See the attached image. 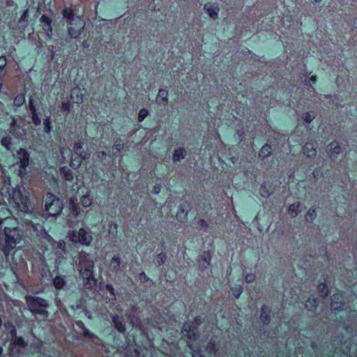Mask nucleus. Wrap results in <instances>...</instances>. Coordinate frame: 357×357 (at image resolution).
Wrapping results in <instances>:
<instances>
[{
	"mask_svg": "<svg viewBox=\"0 0 357 357\" xmlns=\"http://www.w3.org/2000/svg\"><path fill=\"white\" fill-rule=\"evenodd\" d=\"M24 299L27 309L36 320L45 321L48 319L50 312L47 308L50 305L47 300L31 295L26 296Z\"/></svg>",
	"mask_w": 357,
	"mask_h": 357,
	"instance_id": "1",
	"label": "nucleus"
},
{
	"mask_svg": "<svg viewBox=\"0 0 357 357\" xmlns=\"http://www.w3.org/2000/svg\"><path fill=\"white\" fill-rule=\"evenodd\" d=\"M202 319L200 317L195 318L194 321L185 322L182 328V333L188 337V346L192 351V357H205L201 354L200 348L195 346L192 342L195 341L198 337V327L202 324Z\"/></svg>",
	"mask_w": 357,
	"mask_h": 357,
	"instance_id": "2",
	"label": "nucleus"
},
{
	"mask_svg": "<svg viewBox=\"0 0 357 357\" xmlns=\"http://www.w3.org/2000/svg\"><path fill=\"white\" fill-rule=\"evenodd\" d=\"M28 346V342L21 336H18L14 329L11 333V338L8 347L10 357H22L24 351Z\"/></svg>",
	"mask_w": 357,
	"mask_h": 357,
	"instance_id": "3",
	"label": "nucleus"
},
{
	"mask_svg": "<svg viewBox=\"0 0 357 357\" xmlns=\"http://www.w3.org/2000/svg\"><path fill=\"white\" fill-rule=\"evenodd\" d=\"M5 243L2 245L1 250L6 256H8L10 251L20 243L21 236L17 228L6 227L4 229Z\"/></svg>",
	"mask_w": 357,
	"mask_h": 357,
	"instance_id": "4",
	"label": "nucleus"
},
{
	"mask_svg": "<svg viewBox=\"0 0 357 357\" xmlns=\"http://www.w3.org/2000/svg\"><path fill=\"white\" fill-rule=\"evenodd\" d=\"M45 210L49 216L59 215L63 209L62 201L52 192H47L44 198Z\"/></svg>",
	"mask_w": 357,
	"mask_h": 357,
	"instance_id": "5",
	"label": "nucleus"
},
{
	"mask_svg": "<svg viewBox=\"0 0 357 357\" xmlns=\"http://www.w3.org/2000/svg\"><path fill=\"white\" fill-rule=\"evenodd\" d=\"M76 263L79 274L87 275L94 273L95 262L90 254L85 252H79Z\"/></svg>",
	"mask_w": 357,
	"mask_h": 357,
	"instance_id": "6",
	"label": "nucleus"
},
{
	"mask_svg": "<svg viewBox=\"0 0 357 357\" xmlns=\"http://www.w3.org/2000/svg\"><path fill=\"white\" fill-rule=\"evenodd\" d=\"M29 192L24 188L18 187L13 192V199L20 211L27 213L29 211Z\"/></svg>",
	"mask_w": 357,
	"mask_h": 357,
	"instance_id": "7",
	"label": "nucleus"
},
{
	"mask_svg": "<svg viewBox=\"0 0 357 357\" xmlns=\"http://www.w3.org/2000/svg\"><path fill=\"white\" fill-rule=\"evenodd\" d=\"M70 240L75 243H80L82 245L89 246L93 236L89 229L80 228L79 230H73L69 233Z\"/></svg>",
	"mask_w": 357,
	"mask_h": 357,
	"instance_id": "8",
	"label": "nucleus"
},
{
	"mask_svg": "<svg viewBox=\"0 0 357 357\" xmlns=\"http://www.w3.org/2000/svg\"><path fill=\"white\" fill-rule=\"evenodd\" d=\"M75 21L68 22V33L71 38H77L82 33L85 24L81 18H75Z\"/></svg>",
	"mask_w": 357,
	"mask_h": 357,
	"instance_id": "9",
	"label": "nucleus"
},
{
	"mask_svg": "<svg viewBox=\"0 0 357 357\" xmlns=\"http://www.w3.org/2000/svg\"><path fill=\"white\" fill-rule=\"evenodd\" d=\"M9 132L17 139H23L26 135V131L24 125H22L15 117H12V121L10 123Z\"/></svg>",
	"mask_w": 357,
	"mask_h": 357,
	"instance_id": "10",
	"label": "nucleus"
},
{
	"mask_svg": "<svg viewBox=\"0 0 357 357\" xmlns=\"http://www.w3.org/2000/svg\"><path fill=\"white\" fill-rule=\"evenodd\" d=\"M82 280L83 288L85 291H92L97 286V279L95 278L94 273L85 274H79Z\"/></svg>",
	"mask_w": 357,
	"mask_h": 357,
	"instance_id": "11",
	"label": "nucleus"
},
{
	"mask_svg": "<svg viewBox=\"0 0 357 357\" xmlns=\"http://www.w3.org/2000/svg\"><path fill=\"white\" fill-rule=\"evenodd\" d=\"M17 157L21 169L20 172H22V170L26 171L29 165L30 153L25 149L20 148L17 151Z\"/></svg>",
	"mask_w": 357,
	"mask_h": 357,
	"instance_id": "12",
	"label": "nucleus"
},
{
	"mask_svg": "<svg viewBox=\"0 0 357 357\" xmlns=\"http://www.w3.org/2000/svg\"><path fill=\"white\" fill-rule=\"evenodd\" d=\"M112 323L115 330L119 333L125 335L126 333V321L123 317L117 314H111Z\"/></svg>",
	"mask_w": 357,
	"mask_h": 357,
	"instance_id": "13",
	"label": "nucleus"
},
{
	"mask_svg": "<svg viewBox=\"0 0 357 357\" xmlns=\"http://www.w3.org/2000/svg\"><path fill=\"white\" fill-rule=\"evenodd\" d=\"M73 151L82 160H88L90 158V153L83 149V143L81 141H77L73 144Z\"/></svg>",
	"mask_w": 357,
	"mask_h": 357,
	"instance_id": "14",
	"label": "nucleus"
},
{
	"mask_svg": "<svg viewBox=\"0 0 357 357\" xmlns=\"http://www.w3.org/2000/svg\"><path fill=\"white\" fill-rule=\"evenodd\" d=\"M40 21L42 24L43 29L46 33L47 36L50 38L52 36V19L46 15H43Z\"/></svg>",
	"mask_w": 357,
	"mask_h": 357,
	"instance_id": "15",
	"label": "nucleus"
},
{
	"mask_svg": "<svg viewBox=\"0 0 357 357\" xmlns=\"http://www.w3.org/2000/svg\"><path fill=\"white\" fill-rule=\"evenodd\" d=\"M86 92L85 89H80L79 87H75L70 91V98L76 104H81L83 102V98Z\"/></svg>",
	"mask_w": 357,
	"mask_h": 357,
	"instance_id": "16",
	"label": "nucleus"
},
{
	"mask_svg": "<svg viewBox=\"0 0 357 357\" xmlns=\"http://www.w3.org/2000/svg\"><path fill=\"white\" fill-rule=\"evenodd\" d=\"M187 155L188 152L183 146H176V148L174 150L172 154V160L174 163H177L180 162L181 160L185 158Z\"/></svg>",
	"mask_w": 357,
	"mask_h": 357,
	"instance_id": "17",
	"label": "nucleus"
},
{
	"mask_svg": "<svg viewBox=\"0 0 357 357\" xmlns=\"http://www.w3.org/2000/svg\"><path fill=\"white\" fill-rule=\"evenodd\" d=\"M328 152L331 158H335L341 152V147L337 141L330 143L328 146Z\"/></svg>",
	"mask_w": 357,
	"mask_h": 357,
	"instance_id": "18",
	"label": "nucleus"
},
{
	"mask_svg": "<svg viewBox=\"0 0 357 357\" xmlns=\"http://www.w3.org/2000/svg\"><path fill=\"white\" fill-rule=\"evenodd\" d=\"M155 102L161 106H167L169 103L168 91L166 89H160L157 95Z\"/></svg>",
	"mask_w": 357,
	"mask_h": 357,
	"instance_id": "19",
	"label": "nucleus"
},
{
	"mask_svg": "<svg viewBox=\"0 0 357 357\" xmlns=\"http://www.w3.org/2000/svg\"><path fill=\"white\" fill-rule=\"evenodd\" d=\"M121 258L118 255H115L113 256L112 259L110 260L109 268V271L112 273H118L120 270L121 265Z\"/></svg>",
	"mask_w": 357,
	"mask_h": 357,
	"instance_id": "20",
	"label": "nucleus"
},
{
	"mask_svg": "<svg viewBox=\"0 0 357 357\" xmlns=\"http://www.w3.org/2000/svg\"><path fill=\"white\" fill-rule=\"evenodd\" d=\"M303 152L307 158H314L317 155V148L312 142H307L303 146Z\"/></svg>",
	"mask_w": 357,
	"mask_h": 357,
	"instance_id": "21",
	"label": "nucleus"
},
{
	"mask_svg": "<svg viewBox=\"0 0 357 357\" xmlns=\"http://www.w3.org/2000/svg\"><path fill=\"white\" fill-rule=\"evenodd\" d=\"M206 13L213 20L218 17V14L219 12V8L215 3H206L204 7Z\"/></svg>",
	"mask_w": 357,
	"mask_h": 357,
	"instance_id": "22",
	"label": "nucleus"
},
{
	"mask_svg": "<svg viewBox=\"0 0 357 357\" xmlns=\"http://www.w3.org/2000/svg\"><path fill=\"white\" fill-rule=\"evenodd\" d=\"M67 281L65 275H59L53 279V285L56 289H63Z\"/></svg>",
	"mask_w": 357,
	"mask_h": 357,
	"instance_id": "23",
	"label": "nucleus"
},
{
	"mask_svg": "<svg viewBox=\"0 0 357 357\" xmlns=\"http://www.w3.org/2000/svg\"><path fill=\"white\" fill-rule=\"evenodd\" d=\"M68 208L70 211V215L72 217L76 218L78 216V215L79 214V208L77 206L76 199L75 197H71L69 199Z\"/></svg>",
	"mask_w": 357,
	"mask_h": 357,
	"instance_id": "24",
	"label": "nucleus"
},
{
	"mask_svg": "<svg viewBox=\"0 0 357 357\" xmlns=\"http://www.w3.org/2000/svg\"><path fill=\"white\" fill-rule=\"evenodd\" d=\"M212 254L210 252H204L202 255L199 256V266L202 268H206L211 261Z\"/></svg>",
	"mask_w": 357,
	"mask_h": 357,
	"instance_id": "25",
	"label": "nucleus"
},
{
	"mask_svg": "<svg viewBox=\"0 0 357 357\" xmlns=\"http://www.w3.org/2000/svg\"><path fill=\"white\" fill-rule=\"evenodd\" d=\"M60 174L63 178L67 181H72L74 178L73 173L70 169L67 167H61L59 169Z\"/></svg>",
	"mask_w": 357,
	"mask_h": 357,
	"instance_id": "26",
	"label": "nucleus"
},
{
	"mask_svg": "<svg viewBox=\"0 0 357 357\" xmlns=\"http://www.w3.org/2000/svg\"><path fill=\"white\" fill-rule=\"evenodd\" d=\"M62 15L68 22L75 21V18H80L79 16H75L72 8H66L62 10Z\"/></svg>",
	"mask_w": 357,
	"mask_h": 357,
	"instance_id": "27",
	"label": "nucleus"
},
{
	"mask_svg": "<svg viewBox=\"0 0 357 357\" xmlns=\"http://www.w3.org/2000/svg\"><path fill=\"white\" fill-rule=\"evenodd\" d=\"M124 149V143L122 139L117 138L114 141L112 146L113 155L117 156V153L121 152Z\"/></svg>",
	"mask_w": 357,
	"mask_h": 357,
	"instance_id": "28",
	"label": "nucleus"
},
{
	"mask_svg": "<svg viewBox=\"0 0 357 357\" xmlns=\"http://www.w3.org/2000/svg\"><path fill=\"white\" fill-rule=\"evenodd\" d=\"M338 295H333L331 298V310L333 311H337L342 310L344 306V303L342 301H335V298H337Z\"/></svg>",
	"mask_w": 357,
	"mask_h": 357,
	"instance_id": "29",
	"label": "nucleus"
},
{
	"mask_svg": "<svg viewBox=\"0 0 357 357\" xmlns=\"http://www.w3.org/2000/svg\"><path fill=\"white\" fill-rule=\"evenodd\" d=\"M267 307L263 305L261 308L260 319L264 324H268L271 321V317L267 313Z\"/></svg>",
	"mask_w": 357,
	"mask_h": 357,
	"instance_id": "30",
	"label": "nucleus"
},
{
	"mask_svg": "<svg viewBox=\"0 0 357 357\" xmlns=\"http://www.w3.org/2000/svg\"><path fill=\"white\" fill-rule=\"evenodd\" d=\"M167 259V254L165 252H160L155 257L153 263L155 266H160L166 261Z\"/></svg>",
	"mask_w": 357,
	"mask_h": 357,
	"instance_id": "31",
	"label": "nucleus"
},
{
	"mask_svg": "<svg viewBox=\"0 0 357 357\" xmlns=\"http://www.w3.org/2000/svg\"><path fill=\"white\" fill-rule=\"evenodd\" d=\"M271 154V146L266 144H264L259 151V155L263 158H268Z\"/></svg>",
	"mask_w": 357,
	"mask_h": 357,
	"instance_id": "32",
	"label": "nucleus"
},
{
	"mask_svg": "<svg viewBox=\"0 0 357 357\" xmlns=\"http://www.w3.org/2000/svg\"><path fill=\"white\" fill-rule=\"evenodd\" d=\"M301 204L299 202L294 203L289 206V212L292 217H296L300 212Z\"/></svg>",
	"mask_w": 357,
	"mask_h": 357,
	"instance_id": "33",
	"label": "nucleus"
},
{
	"mask_svg": "<svg viewBox=\"0 0 357 357\" xmlns=\"http://www.w3.org/2000/svg\"><path fill=\"white\" fill-rule=\"evenodd\" d=\"M206 350L208 354H215L218 351V346L215 343V340H210L206 347Z\"/></svg>",
	"mask_w": 357,
	"mask_h": 357,
	"instance_id": "34",
	"label": "nucleus"
},
{
	"mask_svg": "<svg viewBox=\"0 0 357 357\" xmlns=\"http://www.w3.org/2000/svg\"><path fill=\"white\" fill-rule=\"evenodd\" d=\"M137 309L138 307L136 305H132L126 312V316L128 317V319H130V324H134L133 319L135 318V315L133 314L137 312Z\"/></svg>",
	"mask_w": 357,
	"mask_h": 357,
	"instance_id": "35",
	"label": "nucleus"
},
{
	"mask_svg": "<svg viewBox=\"0 0 357 357\" xmlns=\"http://www.w3.org/2000/svg\"><path fill=\"white\" fill-rule=\"evenodd\" d=\"M317 289L321 297L325 298L328 295V288L325 283H320Z\"/></svg>",
	"mask_w": 357,
	"mask_h": 357,
	"instance_id": "36",
	"label": "nucleus"
},
{
	"mask_svg": "<svg viewBox=\"0 0 357 357\" xmlns=\"http://www.w3.org/2000/svg\"><path fill=\"white\" fill-rule=\"evenodd\" d=\"M1 145L7 150H10L12 146V139L9 136L4 137L1 140Z\"/></svg>",
	"mask_w": 357,
	"mask_h": 357,
	"instance_id": "37",
	"label": "nucleus"
},
{
	"mask_svg": "<svg viewBox=\"0 0 357 357\" xmlns=\"http://www.w3.org/2000/svg\"><path fill=\"white\" fill-rule=\"evenodd\" d=\"M316 117L314 112H305L302 115V119L305 123H311Z\"/></svg>",
	"mask_w": 357,
	"mask_h": 357,
	"instance_id": "38",
	"label": "nucleus"
},
{
	"mask_svg": "<svg viewBox=\"0 0 357 357\" xmlns=\"http://www.w3.org/2000/svg\"><path fill=\"white\" fill-rule=\"evenodd\" d=\"M80 202L82 205L86 208L91 205L92 199L90 197L89 195H85L81 197Z\"/></svg>",
	"mask_w": 357,
	"mask_h": 357,
	"instance_id": "39",
	"label": "nucleus"
},
{
	"mask_svg": "<svg viewBox=\"0 0 357 357\" xmlns=\"http://www.w3.org/2000/svg\"><path fill=\"white\" fill-rule=\"evenodd\" d=\"M305 305L306 308L308 309V310L313 311L316 309V307L317 305V301L314 298H313L312 300L309 298L307 301H306Z\"/></svg>",
	"mask_w": 357,
	"mask_h": 357,
	"instance_id": "40",
	"label": "nucleus"
},
{
	"mask_svg": "<svg viewBox=\"0 0 357 357\" xmlns=\"http://www.w3.org/2000/svg\"><path fill=\"white\" fill-rule=\"evenodd\" d=\"M25 102V98H24V96L22 95V94H20V95H17L14 100H13V105L17 107H19L20 106H22Z\"/></svg>",
	"mask_w": 357,
	"mask_h": 357,
	"instance_id": "41",
	"label": "nucleus"
},
{
	"mask_svg": "<svg viewBox=\"0 0 357 357\" xmlns=\"http://www.w3.org/2000/svg\"><path fill=\"white\" fill-rule=\"evenodd\" d=\"M52 121L51 117L49 116L45 118L43 121L44 130L46 133H50L52 130Z\"/></svg>",
	"mask_w": 357,
	"mask_h": 357,
	"instance_id": "42",
	"label": "nucleus"
},
{
	"mask_svg": "<svg viewBox=\"0 0 357 357\" xmlns=\"http://www.w3.org/2000/svg\"><path fill=\"white\" fill-rule=\"evenodd\" d=\"M108 227V231L109 234L112 235L113 236H116L117 234V225L115 222L110 221L109 222Z\"/></svg>",
	"mask_w": 357,
	"mask_h": 357,
	"instance_id": "43",
	"label": "nucleus"
},
{
	"mask_svg": "<svg viewBox=\"0 0 357 357\" xmlns=\"http://www.w3.org/2000/svg\"><path fill=\"white\" fill-rule=\"evenodd\" d=\"M82 159L80 158H72L71 159V161L70 162V166L74 169H78L81 165H82Z\"/></svg>",
	"mask_w": 357,
	"mask_h": 357,
	"instance_id": "44",
	"label": "nucleus"
},
{
	"mask_svg": "<svg viewBox=\"0 0 357 357\" xmlns=\"http://www.w3.org/2000/svg\"><path fill=\"white\" fill-rule=\"evenodd\" d=\"M105 289L107 291L109 292L110 295L112 296V298H110L112 301H116V294L114 288L112 284H107L105 286Z\"/></svg>",
	"mask_w": 357,
	"mask_h": 357,
	"instance_id": "45",
	"label": "nucleus"
},
{
	"mask_svg": "<svg viewBox=\"0 0 357 357\" xmlns=\"http://www.w3.org/2000/svg\"><path fill=\"white\" fill-rule=\"evenodd\" d=\"M82 334L84 337L89 340H93L96 338V336L92 333L87 328H84L82 331Z\"/></svg>",
	"mask_w": 357,
	"mask_h": 357,
	"instance_id": "46",
	"label": "nucleus"
},
{
	"mask_svg": "<svg viewBox=\"0 0 357 357\" xmlns=\"http://www.w3.org/2000/svg\"><path fill=\"white\" fill-rule=\"evenodd\" d=\"M316 217V211L314 209L310 208L306 215L305 219L307 221H312Z\"/></svg>",
	"mask_w": 357,
	"mask_h": 357,
	"instance_id": "47",
	"label": "nucleus"
},
{
	"mask_svg": "<svg viewBox=\"0 0 357 357\" xmlns=\"http://www.w3.org/2000/svg\"><path fill=\"white\" fill-rule=\"evenodd\" d=\"M149 115V111L146 109H142L138 114V121L142 122Z\"/></svg>",
	"mask_w": 357,
	"mask_h": 357,
	"instance_id": "48",
	"label": "nucleus"
},
{
	"mask_svg": "<svg viewBox=\"0 0 357 357\" xmlns=\"http://www.w3.org/2000/svg\"><path fill=\"white\" fill-rule=\"evenodd\" d=\"M31 119H32L33 123L36 126H38L40 125L41 121H40V119L39 118V116L38 115V112L32 113L31 114Z\"/></svg>",
	"mask_w": 357,
	"mask_h": 357,
	"instance_id": "49",
	"label": "nucleus"
},
{
	"mask_svg": "<svg viewBox=\"0 0 357 357\" xmlns=\"http://www.w3.org/2000/svg\"><path fill=\"white\" fill-rule=\"evenodd\" d=\"M61 110L66 114H68L70 111L71 105L69 101L63 102L61 104Z\"/></svg>",
	"mask_w": 357,
	"mask_h": 357,
	"instance_id": "50",
	"label": "nucleus"
},
{
	"mask_svg": "<svg viewBox=\"0 0 357 357\" xmlns=\"http://www.w3.org/2000/svg\"><path fill=\"white\" fill-rule=\"evenodd\" d=\"M188 214V211L185 209V206L184 204H181L179 207L178 213H177V218H180L181 215H183L185 218Z\"/></svg>",
	"mask_w": 357,
	"mask_h": 357,
	"instance_id": "51",
	"label": "nucleus"
},
{
	"mask_svg": "<svg viewBox=\"0 0 357 357\" xmlns=\"http://www.w3.org/2000/svg\"><path fill=\"white\" fill-rule=\"evenodd\" d=\"M4 326H5L6 330L9 331V334H10V336H11V333H12L13 329L17 331L15 327L10 321L5 322Z\"/></svg>",
	"mask_w": 357,
	"mask_h": 357,
	"instance_id": "52",
	"label": "nucleus"
},
{
	"mask_svg": "<svg viewBox=\"0 0 357 357\" xmlns=\"http://www.w3.org/2000/svg\"><path fill=\"white\" fill-rule=\"evenodd\" d=\"M255 275L252 273H248L245 277V282L247 283H252L255 280Z\"/></svg>",
	"mask_w": 357,
	"mask_h": 357,
	"instance_id": "53",
	"label": "nucleus"
},
{
	"mask_svg": "<svg viewBox=\"0 0 357 357\" xmlns=\"http://www.w3.org/2000/svg\"><path fill=\"white\" fill-rule=\"evenodd\" d=\"M260 193L261 196L264 197H268L271 193L267 190L266 185H262L260 188Z\"/></svg>",
	"mask_w": 357,
	"mask_h": 357,
	"instance_id": "54",
	"label": "nucleus"
},
{
	"mask_svg": "<svg viewBox=\"0 0 357 357\" xmlns=\"http://www.w3.org/2000/svg\"><path fill=\"white\" fill-rule=\"evenodd\" d=\"M29 106L31 114L37 112V109L33 104V100L32 98H30L29 100Z\"/></svg>",
	"mask_w": 357,
	"mask_h": 357,
	"instance_id": "55",
	"label": "nucleus"
},
{
	"mask_svg": "<svg viewBox=\"0 0 357 357\" xmlns=\"http://www.w3.org/2000/svg\"><path fill=\"white\" fill-rule=\"evenodd\" d=\"M198 225L199 227H201L202 228H204V230H207L208 227V223L206 222V221L204 219H199L197 222Z\"/></svg>",
	"mask_w": 357,
	"mask_h": 357,
	"instance_id": "56",
	"label": "nucleus"
},
{
	"mask_svg": "<svg viewBox=\"0 0 357 357\" xmlns=\"http://www.w3.org/2000/svg\"><path fill=\"white\" fill-rule=\"evenodd\" d=\"M7 63L6 57L4 56H0V71H1Z\"/></svg>",
	"mask_w": 357,
	"mask_h": 357,
	"instance_id": "57",
	"label": "nucleus"
},
{
	"mask_svg": "<svg viewBox=\"0 0 357 357\" xmlns=\"http://www.w3.org/2000/svg\"><path fill=\"white\" fill-rule=\"evenodd\" d=\"M96 156L98 160H100V161H103L107 156V153L103 151H98L96 153Z\"/></svg>",
	"mask_w": 357,
	"mask_h": 357,
	"instance_id": "58",
	"label": "nucleus"
},
{
	"mask_svg": "<svg viewBox=\"0 0 357 357\" xmlns=\"http://www.w3.org/2000/svg\"><path fill=\"white\" fill-rule=\"evenodd\" d=\"M139 280L142 282H146L149 280V277L146 275V274L144 272H142L139 274Z\"/></svg>",
	"mask_w": 357,
	"mask_h": 357,
	"instance_id": "59",
	"label": "nucleus"
},
{
	"mask_svg": "<svg viewBox=\"0 0 357 357\" xmlns=\"http://www.w3.org/2000/svg\"><path fill=\"white\" fill-rule=\"evenodd\" d=\"M340 350L343 351L344 357H349V354L351 352V349L348 347V345L345 346V349H340Z\"/></svg>",
	"mask_w": 357,
	"mask_h": 357,
	"instance_id": "60",
	"label": "nucleus"
},
{
	"mask_svg": "<svg viewBox=\"0 0 357 357\" xmlns=\"http://www.w3.org/2000/svg\"><path fill=\"white\" fill-rule=\"evenodd\" d=\"M242 291H243V288L241 287H239L238 288V289H236L235 291H234V296L236 298H238L240 296V295L241 294Z\"/></svg>",
	"mask_w": 357,
	"mask_h": 357,
	"instance_id": "61",
	"label": "nucleus"
},
{
	"mask_svg": "<svg viewBox=\"0 0 357 357\" xmlns=\"http://www.w3.org/2000/svg\"><path fill=\"white\" fill-rule=\"evenodd\" d=\"M84 314H85V316H86L88 319H93L92 313H91L90 311H89L88 310L85 309V310H84Z\"/></svg>",
	"mask_w": 357,
	"mask_h": 357,
	"instance_id": "62",
	"label": "nucleus"
},
{
	"mask_svg": "<svg viewBox=\"0 0 357 357\" xmlns=\"http://www.w3.org/2000/svg\"><path fill=\"white\" fill-rule=\"evenodd\" d=\"M317 82V77L313 75L310 77L308 84H307L309 86H311V83L314 84Z\"/></svg>",
	"mask_w": 357,
	"mask_h": 357,
	"instance_id": "63",
	"label": "nucleus"
},
{
	"mask_svg": "<svg viewBox=\"0 0 357 357\" xmlns=\"http://www.w3.org/2000/svg\"><path fill=\"white\" fill-rule=\"evenodd\" d=\"M312 175L314 178L318 179L320 175V172L318 169H314L312 172Z\"/></svg>",
	"mask_w": 357,
	"mask_h": 357,
	"instance_id": "64",
	"label": "nucleus"
}]
</instances>
